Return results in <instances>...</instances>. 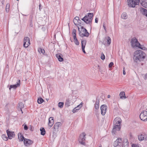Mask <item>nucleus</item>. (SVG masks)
<instances>
[{
    "mask_svg": "<svg viewBox=\"0 0 147 147\" xmlns=\"http://www.w3.org/2000/svg\"><path fill=\"white\" fill-rule=\"evenodd\" d=\"M22 103H20V105H22Z\"/></svg>",
    "mask_w": 147,
    "mask_h": 147,
    "instance_id": "nucleus-57",
    "label": "nucleus"
},
{
    "mask_svg": "<svg viewBox=\"0 0 147 147\" xmlns=\"http://www.w3.org/2000/svg\"><path fill=\"white\" fill-rule=\"evenodd\" d=\"M105 39L107 40V44L108 45H110L111 42V38L109 36H107L105 37Z\"/></svg>",
    "mask_w": 147,
    "mask_h": 147,
    "instance_id": "nucleus-28",
    "label": "nucleus"
},
{
    "mask_svg": "<svg viewBox=\"0 0 147 147\" xmlns=\"http://www.w3.org/2000/svg\"><path fill=\"white\" fill-rule=\"evenodd\" d=\"M111 96L110 95H108V96H107V97L108 98H110Z\"/></svg>",
    "mask_w": 147,
    "mask_h": 147,
    "instance_id": "nucleus-54",
    "label": "nucleus"
},
{
    "mask_svg": "<svg viewBox=\"0 0 147 147\" xmlns=\"http://www.w3.org/2000/svg\"><path fill=\"white\" fill-rule=\"evenodd\" d=\"M24 129L25 130H27L28 129V127L26 125H24Z\"/></svg>",
    "mask_w": 147,
    "mask_h": 147,
    "instance_id": "nucleus-42",
    "label": "nucleus"
},
{
    "mask_svg": "<svg viewBox=\"0 0 147 147\" xmlns=\"http://www.w3.org/2000/svg\"><path fill=\"white\" fill-rule=\"evenodd\" d=\"M73 38L74 39V40L76 39H77L76 37V35H73Z\"/></svg>",
    "mask_w": 147,
    "mask_h": 147,
    "instance_id": "nucleus-47",
    "label": "nucleus"
},
{
    "mask_svg": "<svg viewBox=\"0 0 147 147\" xmlns=\"http://www.w3.org/2000/svg\"><path fill=\"white\" fill-rule=\"evenodd\" d=\"M49 120H50L51 121H53V122H54V118L52 117H50L49 119Z\"/></svg>",
    "mask_w": 147,
    "mask_h": 147,
    "instance_id": "nucleus-45",
    "label": "nucleus"
},
{
    "mask_svg": "<svg viewBox=\"0 0 147 147\" xmlns=\"http://www.w3.org/2000/svg\"><path fill=\"white\" fill-rule=\"evenodd\" d=\"M131 147H138V146L136 145L133 144L131 146Z\"/></svg>",
    "mask_w": 147,
    "mask_h": 147,
    "instance_id": "nucleus-48",
    "label": "nucleus"
},
{
    "mask_svg": "<svg viewBox=\"0 0 147 147\" xmlns=\"http://www.w3.org/2000/svg\"><path fill=\"white\" fill-rule=\"evenodd\" d=\"M131 47H138L140 49L142 50H145V47H142V46L141 45L136 38L134 37L132 38L131 41Z\"/></svg>",
    "mask_w": 147,
    "mask_h": 147,
    "instance_id": "nucleus-4",
    "label": "nucleus"
},
{
    "mask_svg": "<svg viewBox=\"0 0 147 147\" xmlns=\"http://www.w3.org/2000/svg\"><path fill=\"white\" fill-rule=\"evenodd\" d=\"M146 76H147V74H146L145 75V77L144 78L145 79H146V78H147V77H146Z\"/></svg>",
    "mask_w": 147,
    "mask_h": 147,
    "instance_id": "nucleus-53",
    "label": "nucleus"
},
{
    "mask_svg": "<svg viewBox=\"0 0 147 147\" xmlns=\"http://www.w3.org/2000/svg\"><path fill=\"white\" fill-rule=\"evenodd\" d=\"M38 51L40 54L42 53L43 54L45 52L44 50L42 49L41 48H39L38 49Z\"/></svg>",
    "mask_w": 147,
    "mask_h": 147,
    "instance_id": "nucleus-32",
    "label": "nucleus"
},
{
    "mask_svg": "<svg viewBox=\"0 0 147 147\" xmlns=\"http://www.w3.org/2000/svg\"><path fill=\"white\" fill-rule=\"evenodd\" d=\"M1 138L2 139L5 141H7L8 140V138L5 135L3 134L1 136Z\"/></svg>",
    "mask_w": 147,
    "mask_h": 147,
    "instance_id": "nucleus-31",
    "label": "nucleus"
},
{
    "mask_svg": "<svg viewBox=\"0 0 147 147\" xmlns=\"http://www.w3.org/2000/svg\"><path fill=\"white\" fill-rule=\"evenodd\" d=\"M18 136L19 141H22L23 140H24V139L25 138L20 133L18 134Z\"/></svg>",
    "mask_w": 147,
    "mask_h": 147,
    "instance_id": "nucleus-20",
    "label": "nucleus"
},
{
    "mask_svg": "<svg viewBox=\"0 0 147 147\" xmlns=\"http://www.w3.org/2000/svg\"><path fill=\"white\" fill-rule=\"evenodd\" d=\"M99 100L98 99H97V98L96 99V103L94 104V107L95 109L98 110L99 109Z\"/></svg>",
    "mask_w": 147,
    "mask_h": 147,
    "instance_id": "nucleus-22",
    "label": "nucleus"
},
{
    "mask_svg": "<svg viewBox=\"0 0 147 147\" xmlns=\"http://www.w3.org/2000/svg\"><path fill=\"white\" fill-rule=\"evenodd\" d=\"M125 69L124 67L123 68V74L124 75L125 74Z\"/></svg>",
    "mask_w": 147,
    "mask_h": 147,
    "instance_id": "nucleus-46",
    "label": "nucleus"
},
{
    "mask_svg": "<svg viewBox=\"0 0 147 147\" xmlns=\"http://www.w3.org/2000/svg\"><path fill=\"white\" fill-rule=\"evenodd\" d=\"M86 134L84 133H83L80 135V138L79 139V141L81 144L85 145V142L84 141L86 139Z\"/></svg>",
    "mask_w": 147,
    "mask_h": 147,
    "instance_id": "nucleus-7",
    "label": "nucleus"
},
{
    "mask_svg": "<svg viewBox=\"0 0 147 147\" xmlns=\"http://www.w3.org/2000/svg\"><path fill=\"white\" fill-rule=\"evenodd\" d=\"M107 106L106 105H103L100 107L101 114L102 115H104L107 112Z\"/></svg>",
    "mask_w": 147,
    "mask_h": 147,
    "instance_id": "nucleus-11",
    "label": "nucleus"
},
{
    "mask_svg": "<svg viewBox=\"0 0 147 147\" xmlns=\"http://www.w3.org/2000/svg\"><path fill=\"white\" fill-rule=\"evenodd\" d=\"M24 143L26 146H29L33 143V141L30 140L25 138L24 140Z\"/></svg>",
    "mask_w": 147,
    "mask_h": 147,
    "instance_id": "nucleus-12",
    "label": "nucleus"
},
{
    "mask_svg": "<svg viewBox=\"0 0 147 147\" xmlns=\"http://www.w3.org/2000/svg\"><path fill=\"white\" fill-rule=\"evenodd\" d=\"M79 19V18L78 16L76 17L73 20V22L74 23V24H75L78 28V29H79V27L78 26V25L77 24V22H78V20Z\"/></svg>",
    "mask_w": 147,
    "mask_h": 147,
    "instance_id": "nucleus-21",
    "label": "nucleus"
},
{
    "mask_svg": "<svg viewBox=\"0 0 147 147\" xmlns=\"http://www.w3.org/2000/svg\"><path fill=\"white\" fill-rule=\"evenodd\" d=\"M136 2L134 1L133 0H127V3L128 6L130 7H134L136 5H137Z\"/></svg>",
    "mask_w": 147,
    "mask_h": 147,
    "instance_id": "nucleus-13",
    "label": "nucleus"
},
{
    "mask_svg": "<svg viewBox=\"0 0 147 147\" xmlns=\"http://www.w3.org/2000/svg\"><path fill=\"white\" fill-rule=\"evenodd\" d=\"M138 138L140 141L144 140H147V135L144 133H142L138 135Z\"/></svg>",
    "mask_w": 147,
    "mask_h": 147,
    "instance_id": "nucleus-9",
    "label": "nucleus"
},
{
    "mask_svg": "<svg viewBox=\"0 0 147 147\" xmlns=\"http://www.w3.org/2000/svg\"><path fill=\"white\" fill-rule=\"evenodd\" d=\"M103 27H104V28L105 29V30L106 31V26H105V24H103Z\"/></svg>",
    "mask_w": 147,
    "mask_h": 147,
    "instance_id": "nucleus-52",
    "label": "nucleus"
},
{
    "mask_svg": "<svg viewBox=\"0 0 147 147\" xmlns=\"http://www.w3.org/2000/svg\"><path fill=\"white\" fill-rule=\"evenodd\" d=\"M74 42L76 45H79V43L77 39L74 40Z\"/></svg>",
    "mask_w": 147,
    "mask_h": 147,
    "instance_id": "nucleus-39",
    "label": "nucleus"
},
{
    "mask_svg": "<svg viewBox=\"0 0 147 147\" xmlns=\"http://www.w3.org/2000/svg\"><path fill=\"white\" fill-rule=\"evenodd\" d=\"M140 3L142 6L147 8V0H140Z\"/></svg>",
    "mask_w": 147,
    "mask_h": 147,
    "instance_id": "nucleus-18",
    "label": "nucleus"
},
{
    "mask_svg": "<svg viewBox=\"0 0 147 147\" xmlns=\"http://www.w3.org/2000/svg\"><path fill=\"white\" fill-rule=\"evenodd\" d=\"M37 101L38 104H41L44 101V100L41 97L38 98Z\"/></svg>",
    "mask_w": 147,
    "mask_h": 147,
    "instance_id": "nucleus-29",
    "label": "nucleus"
},
{
    "mask_svg": "<svg viewBox=\"0 0 147 147\" xmlns=\"http://www.w3.org/2000/svg\"><path fill=\"white\" fill-rule=\"evenodd\" d=\"M61 123L60 122H57L55 124L54 126V128L55 129H57L58 127L61 125Z\"/></svg>",
    "mask_w": 147,
    "mask_h": 147,
    "instance_id": "nucleus-24",
    "label": "nucleus"
},
{
    "mask_svg": "<svg viewBox=\"0 0 147 147\" xmlns=\"http://www.w3.org/2000/svg\"><path fill=\"white\" fill-rule=\"evenodd\" d=\"M76 30L75 29H74L73 30V32H72V34L73 35H75V34L76 35Z\"/></svg>",
    "mask_w": 147,
    "mask_h": 147,
    "instance_id": "nucleus-44",
    "label": "nucleus"
},
{
    "mask_svg": "<svg viewBox=\"0 0 147 147\" xmlns=\"http://www.w3.org/2000/svg\"><path fill=\"white\" fill-rule=\"evenodd\" d=\"M113 63L112 62H111L109 65V68H111L112 67V66L113 65Z\"/></svg>",
    "mask_w": 147,
    "mask_h": 147,
    "instance_id": "nucleus-41",
    "label": "nucleus"
},
{
    "mask_svg": "<svg viewBox=\"0 0 147 147\" xmlns=\"http://www.w3.org/2000/svg\"><path fill=\"white\" fill-rule=\"evenodd\" d=\"M16 80V84L13 85H11L10 86L9 89L10 90L11 88L16 89L19 86L20 84V80L16 79L15 80Z\"/></svg>",
    "mask_w": 147,
    "mask_h": 147,
    "instance_id": "nucleus-10",
    "label": "nucleus"
},
{
    "mask_svg": "<svg viewBox=\"0 0 147 147\" xmlns=\"http://www.w3.org/2000/svg\"><path fill=\"white\" fill-rule=\"evenodd\" d=\"M24 107V105H23L22 107Z\"/></svg>",
    "mask_w": 147,
    "mask_h": 147,
    "instance_id": "nucleus-61",
    "label": "nucleus"
},
{
    "mask_svg": "<svg viewBox=\"0 0 147 147\" xmlns=\"http://www.w3.org/2000/svg\"><path fill=\"white\" fill-rule=\"evenodd\" d=\"M40 130L41 131V135L44 136L45 134V128L43 127H41L40 128Z\"/></svg>",
    "mask_w": 147,
    "mask_h": 147,
    "instance_id": "nucleus-27",
    "label": "nucleus"
},
{
    "mask_svg": "<svg viewBox=\"0 0 147 147\" xmlns=\"http://www.w3.org/2000/svg\"><path fill=\"white\" fill-rule=\"evenodd\" d=\"M20 110H21V111H22V113H23V111H22V108H20Z\"/></svg>",
    "mask_w": 147,
    "mask_h": 147,
    "instance_id": "nucleus-56",
    "label": "nucleus"
},
{
    "mask_svg": "<svg viewBox=\"0 0 147 147\" xmlns=\"http://www.w3.org/2000/svg\"><path fill=\"white\" fill-rule=\"evenodd\" d=\"M121 128V126L118 125H114L113 129L112 131V133L113 135L115 134L117 131H119Z\"/></svg>",
    "mask_w": 147,
    "mask_h": 147,
    "instance_id": "nucleus-14",
    "label": "nucleus"
},
{
    "mask_svg": "<svg viewBox=\"0 0 147 147\" xmlns=\"http://www.w3.org/2000/svg\"><path fill=\"white\" fill-rule=\"evenodd\" d=\"M82 104H80L79 105H78V106L74 108V109L72 110V112L73 113H75L76 112H78V110H79L80 109V108L82 107Z\"/></svg>",
    "mask_w": 147,
    "mask_h": 147,
    "instance_id": "nucleus-19",
    "label": "nucleus"
},
{
    "mask_svg": "<svg viewBox=\"0 0 147 147\" xmlns=\"http://www.w3.org/2000/svg\"><path fill=\"white\" fill-rule=\"evenodd\" d=\"M100 58L103 60H104L105 59V56L102 52L101 53Z\"/></svg>",
    "mask_w": 147,
    "mask_h": 147,
    "instance_id": "nucleus-36",
    "label": "nucleus"
},
{
    "mask_svg": "<svg viewBox=\"0 0 147 147\" xmlns=\"http://www.w3.org/2000/svg\"><path fill=\"white\" fill-rule=\"evenodd\" d=\"M81 28L82 31L83 32L82 33L81 31H80V29L79 30L78 29L80 36L82 37H83V36L88 37L89 35V34L87 30L83 26H81Z\"/></svg>",
    "mask_w": 147,
    "mask_h": 147,
    "instance_id": "nucleus-5",
    "label": "nucleus"
},
{
    "mask_svg": "<svg viewBox=\"0 0 147 147\" xmlns=\"http://www.w3.org/2000/svg\"><path fill=\"white\" fill-rule=\"evenodd\" d=\"M98 147H102V146H99Z\"/></svg>",
    "mask_w": 147,
    "mask_h": 147,
    "instance_id": "nucleus-58",
    "label": "nucleus"
},
{
    "mask_svg": "<svg viewBox=\"0 0 147 147\" xmlns=\"http://www.w3.org/2000/svg\"><path fill=\"white\" fill-rule=\"evenodd\" d=\"M128 16L125 12L123 13L121 15V18L123 19H126L127 18Z\"/></svg>",
    "mask_w": 147,
    "mask_h": 147,
    "instance_id": "nucleus-25",
    "label": "nucleus"
},
{
    "mask_svg": "<svg viewBox=\"0 0 147 147\" xmlns=\"http://www.w3.org/2000/svg\"><path fill=\"white\" fill-rule=\"evenodd\" d=\"M7 133L8 136V137L9 139H11L14 137L15 134L13 132H11L9 131L8 130H7Z\"/></svg>",
    "mask_w": 147,
    "mask_h": 147,
    "instance_id": "nucleus-16",
    "label": "nucleus"
},
{
    "mask_svg": "<svg viewBox=\"0 0 147 147\" xmlns=\"http://www.w3.org/2000/svg\"><path fill=\"white\" fill-rule=\"evenodd\" d=\"M143 9L144 14L147 17V10L145 9Z\"/></svg>",
    "mask_w": 147,
    "mask_h": 147,
    "instance_id": "nucleus-37",
    "label": "nucleus"
},
{
    "mask_svg": "<svg viewBox=\"0 0 147 147\" xmlns=\"http://www.w3.org/2000/svg\"><path fill=\"white\" fill-rule=\"evenodd\" d=\"M58 105L59 107L60 108H61L63 107L64 103L63 102H59Z\"/></svg>",
    "mask_w": 147,
    "mask_h": 147,
    "instance_id": "nucleus-35",
    "label": "nucleus"
},
{
    "mask_svg": "<svg viewBox=\"0 0 147 147\" xmlns=\"http://www.w3.org/2000/svg\"><path fill=\"white\" fill-rule=\"evenodd\" d=\"M93 13H88V15L85 16L81 20L87 24H89L91 26L93 18Z\"/></svg>",
    "mask_w": 147,
    "mask_h": 147,
    "instance_id": "nucleus-3",
    "label": "nucleus"
},
{
    "mask_svg": "<svg viewBox=\"0 0 147 147\" xmlns=\"http://www.w3.org/2000/svg\"><path fill=\"white\" fill-rule=\"evenodd\" d=\"M119 95L120 98L121 99H125L126 98L125 96V93L124 92L122 91L120 92Z\"/></svg>",
    "mask_w": 147,
    "mask_h": 147,
    "instance_id": "nucleus-23",
    "label": "nucleus"
},
{
    "mask_svg": "<svg viewBox=\"0 0 147 147\" xmlns=\"http://www.w3.org/2000/svg\"><path fill=\"white\" fill-rule=\"evenodd\" d=\"M10 5L9 3H8L7 4L6 6V11L7 13L9 12V10Z\"/></svg>",
    "mask_w": 147,
    "mask_h": 147,
    "instance_id": "nucleus-30",
    "label": "nucleus"
},
{
    "mask_svg": "<svg viewBox=\"0 0 147 147\" xmlns=\"http://www.w3.org/2000/svg\"><path fill=\"white\" fill-rule=\"evenodd\" d=\"M95 22L96 23H97L98 22V19L96 18L95 19Z\"/></svg>",
    "mask_w": 147,
    "mask_h": 147,
    "instance_id": "nucleus-49",
    "label": "nucleus"
},
{
    "mask_svg": "<svg viewBox=\"0 0 147 147\" xmlns=\"http://www.w3.org/2000/svg\"><path fill=\"white\" fill-rule=\"evenodd\" d=\"M56 57L59 61L61 62L63 61V56L60 53L57 54L56 55Z\"/></svg>",
    "mask_w": 147,
    "mask_h": 147,
    "instance_id": "nucleus-17",
    "label": "nucleus"
},
{
    "mask_svg": "<svg viewBox=\"0 0 147 147\" xmlns=\"http://www.w3.org/2000/svg\"><path fill=\"white\" fill-rule=\"evenodd\" d=\"M86 40H82L81 44L82 47H85L86 44Z\"/></svg>",
    "mask_w": 147,
    "mask_h": 147,
    "instance_id": "nucleus-33",
    "label": "nucleus"
},
{
    "mask_svg": "<svg viewBox=\"0 0 147 147\" xmlns=\"http://www.w3.org/2000/svg\"><path fill=\"white\" fill-rule=\"evenodd\" d=\"M54 122H53V121H51L50 120H49V123L48 125L50 127H51L54 124Z\"/></svg>",
    "mask_w": 147,
    "mask_h": 147,
    "instance_id": "nucleus-34",
    "label": "nucleus"
},
{
    "mask_svg": "<svg viewBox=\"0 0 147 147\" xmlns=\"http://www.w3.org/2000/svg\"><path fill=\"white\" fill-rule=\"evenodd\" d=\"M77 23H78V24H77L78 25V26L79 27V26H81V25L82 24V22L80 20V19L78 20V22H77Z\"/></svg>",
    "mask_w": 147,
    "mask_h": 147,
    "instance_id": "nucleus-38",
    "label": "nucleus"
},
{
    "mask_svg": "<svg viewBox=\"0 0 147 147\" xmlns=\"http://www.w3.org/2000/svg\"><path fill=\"white\" fill-rule=\"evenodd\" d=\"M146 54L142 51L138 50L134 53L133 60L135 62L142 61L145 57Z\"/></svg>",
    "mask_w": 147,
    "mask_h": 147,
    "instance_id": "nucleus-1",
    "label": "nucleus"
},
{
    "mask_svg": "<svg viewBox=\"0 0 147 147\" xmlns=\"http://www.w3.org/2000/svg\"><path fill=\"white\" fill-rule=\"evenodd\" d=\"M134 1L136 2L137 3V5L139 4V3H140V0H133Z\"/></svg>",
    "mask_w": 147,
    "mask_h": 147,
    "instance_id": "nucleus-43",
    "label": "nucleus"
},
{
    "mask_svg": "<svg viewBox=\"0 0 147 147\" xmlns=\"http://www.w3.org/2000/svg\"><path fill=\"white\" fill-rule=\"evenodd\" d=\"M30 27H32L33 26L32 19L31 18L30 21Z\"/></svg>",
    "mask_w": 147,
    "mask_h": 147,
    "instance_id": "nucleus-40",
    "label": "nucleus"
},
{
    "mask_svg": "<svg viewBox=\"0 0 147 147\" xmlns=\"http://www.w3.org/2000/svg\"><path fill=\"white\" fill-rule=\"evenodd\" d=\"M32 129V128H31V129H30V130H31V129Z\"/></svg>",
    "mask_w": 147,
    "mask_h": 147,
    "instance_id": "nucleus-60",
    "label": "nucleus"
},
{
    "mask_svg": "<svg viewBox=\"0 0 147 147\" xmlns=\"http://www.w3.org/2000/svg\"><path fill=\"white\" fill-rule=\"evenodd\" d=\"M70 100L69 98H68L66 99L65 104L67 107H68L70 106Z\"/></svg>",
    "mask_w": 147,
    "mask_h": 147,
    "instance_id": "nucleus-26",
    "label": "nucleus"
},
{
    "mask_svg": "<svg viewBox=\"0 0 147 147\" xmlns=\"http://www.w3.org/2000/svg\"><path fill=\"white\" fill-rule=\"evenodd\" d=\"M122 144V139L120 138H118L114 142V146L115 147H121L122 145V147H128L129 142L127 139H124L123 141Z\"/></svg>",
    "mask_w": 147,
    "mask_h": 147,
    "instance_id": "nucleus-2",
    "label": "nucleus"
},
{
    "mask_svg": "<svg viewBox=\"0 0 147 147\" xmlns=\"http://www.w3.org/2000/svg\"><path fill=\"white\" fill-rule=\"evenodd\" d=\"M83 53H86V52H85V50H84V51H83Z\"/></svg>",
    "mask_w": 147,
    "mask_h": 147,
    "instance_id": "nucleus-55",
    "label": "nucleus"
},
{
    "mask_svg": "<svg viewBox=\"0 0 147 147\" xmlns=\"http://www.w3.org/2000/svg\"><path fill=\"white\" fill-rule=\"evenodd\" d=\"M121 119L118 117L115 118L113 121L114 125H118L121 126Z\"/></svg>",
    "mask_w": 147,
    "mask_h": 147,
    "instance_id": "nucleus-15",
    "label": "nucleus"
},
{
    "mask_svg": "<svg viewBox=\"0 0 147 147\" xmlns=\"http://www.w3.org/2000/svg\"><path fill=\"white\" fill-rule=\"evenodd\" d=\"M39 9L40 11L41 10V9H42V8L41 7V5L40 4L39 5Z\"/></svg>",
    "mask_w": 147,
    "mask_h": 147,
    "instance_id": "nucleus-51",
    "label": "nucleus"
},
{
    "mask_svg": "<svg viewBox=\"0 0 147 147\" xmlns=\"http://www.w3.org/2000/svg\"><path fill=\"white\" fill-rule=\"evenodd\" d=\"M85 47H84V46L82 47V51H84V50H85L84 49H85Z\"/></svg>",
    "mask_w": 147,
    "mask_h": 147,
    "instance_id": "nucleus-50",
    "label": "nucleus"
},
{
    "mask_svg": "<svg viewBox=\"0 0 147 147\" xmlns=\"http://www.w3.org/2000/svg\"><path fill=\"white\" fill-rule=\"evenodd\" d=\"M30 44V38L28 37H24V47L25 48L28 47Z\"/></svg>",
    "mask_w": 147,
    "mask_h": 147,
    "instance_id": "nucleus-8",
    "label": "nucleus"
},
{
    "mask_svg": "<svg viewBox=\"0 0 147 147\" xmlns=\"http://www.w3.org/2000/svg\"><path fill=\"white\" fill-rule=\"evenodd\" d=\"M98 67H99V65H98Z\"/></svg>",
    "mask_w": 147,
    "mask_h": 147,
    "instance_id": "nucleus-59",
    "label": "nucleus"
},
{
    "mask_svg": "<svg viewBox=\"0 0 147 147\" xmlns=\"http://www.w3.org/2000/svg\"><path fill=\"white\" fill-rule=\"evenodd\" d=\"M140 119L143 121L147 120V111H143L140 115Z\"/></svg>",
    "mask_w": 147,
    "mask_h": 147,
    "instance_id": "nucleus-6",
    "label": "nucleus"
}]
</instances>
